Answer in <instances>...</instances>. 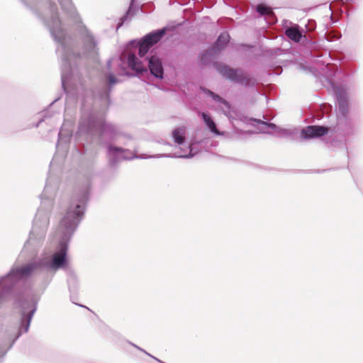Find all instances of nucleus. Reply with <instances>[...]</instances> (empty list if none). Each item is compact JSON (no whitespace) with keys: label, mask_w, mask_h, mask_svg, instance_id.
<instances>
[{"label":"nucleus","mask_w":363,"mask_h":363,"mask_svg":"<svg viewBox=\"0 0 363 363\" xmlns=\"http://www.w3.org/2000/svg\"><path fill=\"white\" fill-rule=\"evenodd\" d=\"M50 10L51 13L50 19L46 20L45 23L50 29V33L55 40L59 43L56 52L61 58L62 86L64 90L66 91L67 85L71 74V65L69 60L72 54L71 53V48L67 45V38L63 30L61 28V23L58 18L55 6L51 4Z\"/></svg>","instance_id":"1"},{"label":"nucleus","mask_w":363,"mask_h":363,"mask_svg":"<svg viewBox=\"0 0 363 363\" xmlns=\"http://www.w3.org/2000/svg\"><path fill=\"white\" fill-rule=\"evenodd\" d=\"M21 306L23 308L21 317V327L18 331H9L4 345H0L1 357H2L7 350L11 347L15 341L23 333H27L28 331L32 318L36 308L33 306V304L30 302L28 301L23 302Z\"/></svg>","instance_id":"2"},{"label":"nucleus","mask_w":363,"mask_h":363,"mask_svg":"<svg viewBox=\"0 0 363 363\" xmlns=\"http://www.w3.org/2000/svg\"><path fill=\"white\" fill-rule=\"evenodd\" d=\"M216 69L223 77L233 82L245 86L249 84V79L240 69H232L225 65H217Z\"/></svg>","instance_id":"3"},{"label":"nucleus","mask_w":363,"mask_h":363,"mask_svg":"<svg viewBox=\"0 0 363 363\" xmlns=\"http://www.w3.org/2000/svg\"><path fill=\"white\" fill-rule=\"evenodd\" d=\"M108 157L111 164H115L116 162H120L122 160H130L135 157L139 158H147V157H156L157 156H149V157H138L133 155L130 152L127 150L118 148V147H108Z\"/></svg>","instance_id":"4"},{"label":"nucleus","mask_w":363,"mask_h":363,"mask_svg":"<svg viewBox=\"0 0 363 363\" xmlns=\"http://www.w3.org/2000/svg\"><path fill=\"white\" fill-rule=\"evenodd\" d=\"M328 133V129L323 126L309 125L301 131V137L304 139L316 138Z\"/></svg>","instance_id":"5"},{"label":"nucleus","mask_w":363,"mask_h":363,"mask_svg":"<svg viewBox=\"0 0 363 363\" xmlns=\"http://www.w3.org/2000/svg\"><path fill=\"white\" fill-rule=\"evenodd\" d=\"M125 60H127L128 67L137 73L147 72L146 66L134 54H128L127 57L125 55H122L120 57L121 61L123 62Z\"/></svg>","instance_id":"6"},{"label":"nucleus","mask_w":363,"mask_h":363,"mask_svg":"<svg viewBox=\"0 0 363 363\" xmlns=\"http://www.w3.org/2000/svg\"><path fill=\"white\" fill-rule=\"evenodd\" d=\"M148 67L151 74L157 78L162 79L164 74L163 67L160 60L152 56L148 58Z\"/></svg>","instance_id":"7"},{"label":"nucleus","mask_w":363,"mask_h":363,"mask_svg":"<svg viewBox=\"0 0 363 363\" xmlns=\"http://www.w3.org/2000/svg\"><path fill=\"white\" fill-rule=\"evenodd\" d=\"M82 34L83 36L84 45L86 48H87L86 55H94L96 53L97 43L90 32L86 28H84L82 31Z\"/></svg>","instance_id":"8"},{"label":"nucleus","mask_w":363,"mask_h":363,"mask_svg":"<svg viewBox=\"0 0 363 363\" xmlns=\"http://www.w3.org/2000/svg\"><path fill=\"white\" fill-rule=\"evenodd\" d=\"M259 123L262 125L260 131L263 133L267 134H277V135H283L287 134L286 130H282L277 127L275 124L271 123H267L259 121Z\"/></svg>","instance_id":"9"},{"label":"nucleus","mask_w":363,"mask_h":363,"mask_svg":"<svg viewBox=\"0 0 363 363\" xmlns=\"http://www.w3.org/2000/svg\"><path fill=\"white\" fill-rule=\"evenodd\" d=\"M87 128L90 130L99 129L103 133L112 130L113 129L112 126L106 123L102 118L94 120L92 118H91L88 121Z\"/></svg>","instance_id":"10"},{"label":"nucleus","mask_w":363,"mask_h":363,"mask_svg":"<svg viewBox=\"0 0 363 363\" xmlns=\"http://www.w3.org/2000/svg\"><path fill=\"white\" fill-rule=\"evenodd\" d=\"M166 28L151 32L143 37V40L151 47L159 42L165 34Z\"/></svg>","instance_id":"11"},{"label":"nucleus","mask_w":363,"mask_h":363,"mask_svg":"<svg viewBox=\"0 0 363 363\" xmlns=\"http://www.w3.org/2000/svg\"><path fill=\"white\" fill-rule=\"evenodd\" d=\"M285 34L289 39H291V40H293L296 43L300 42V40L302 38V34L300 32V30H298V26H292V27L287 28L285 30Z\"/></svg>","instance_id":"12"},{"label":"nucleus","mask_w":363,"mask_h":363,"mask_svg":"<svg viewBox=\"0 0 363 363\" xmlns=\"http://www.w3.org/2000/svg\"><path fill=\"white\" fill-rule=\"evenodd\" d=\"M186 128L184 127H179L172 131V138L174 142L177 145H182L185 139Z\"/></svg>","instance_id":"13"},{"label":"nucleus","mask_w":363,"mask_h":363,"mask_svg":"<svg viewBox=\"0 0 363 363\" xmlns=\"http://www.w3.org/2000/svg\"><path fill=\"white\" fill-rule=\"evenodd\" d=\"M230 35L228 33L223 32L218 36L213 50L216 51L223 49L229 42Z\"/></svg>","instance_id":"14"},{"label":"nucleus","mask_w":363,"mask_h":363,"mask_svg":"<svg viewBox=\"0 0 363 363\" xmlns=\"http://www.w3.org/2000/svg\"><path fill=\"white\" fill-rule=\"evenodd\" d=\"M62 9L65 10L71 17L77 16L76 10L71 0H58Z\"/></svg>","instance_id":"15"},{"label":"nucleus","mask_w":363,"mask_h":363,"mask_svg":"<svg viewBox=\"0 0 363 363\" xmlns=\"http://www.w3.org/2000/svg\"><path fill=\"white\" fill-rule=\"evenodd\" d=\"M201 116L204 123L211 130V132H213L216 135H221V133L218 130L215 123L208 114L202 113Z\"/></svg>","instance_id":"16"},{"label":"nucleus","mask_w":363,"mask_h":363,"mask_svg":"<svg viewBox=\"0 0 363 363\" xmlns=\"http://www.w3.org/2000/svg\"><path fill=\"white\" fill-rule=\"evenodd\" d=\"M192 147L191 145H189L186 150L181 149L180 152L174 153L173 155H162L160 157H182V158H189L194 156L192 153Z\"/></svg>","instance_id":"17"},{"label":"nucleus","mask_w":363,"mask_h":363,"mask_svg":"<svg viewBox=\"0 0 363 363\" xmlns=\"http://www.w3.org/2000/svg\"><path fill=\"white\" fill-rule=\"evenodd\" d=\"M150 48L151 46L148 45L146 41L142 39L139 45L140 57H143V56H145Z\"/></svg>","instance_id":"18"},{"label":"nucleus","mask_w":363,"mask_h":363,"mask_svg":"<svg viewBox=\"0 0 363 363\" xmlns=\"http://www.w3.org/2000/svg\"><path fill=\"white\" fill-rule=\"evenodd\" d=\"M339 113L345 116L348 110L347 101H337Z\"/></svg>","instance_id":"19"},{"label":"nucleus","mask_w":363,"mask_h":363,"mask_svg":"<svg viewBox=\"0 0 363 363\" xmlns=\"http://www.w3.org/2000/svg\"><path fill=\"white\" fill-rule=\"evenodd\" d=\"M337 101H347V93L342 89H338L335 91Z\"/></svg>","instance_id":"20"},{"label":"nucleus","mask_w":363,"mask_h":363,"mask_svg":"<svg viewBox=\"0 0 363 363\" xmlns=\"http://www.w3.org/2000/svg\"><path fill=\"white\" fill-rule=\"evenodd\" d=\"M257 11L260 15H269L272 13L271 9L263 4H259L257 6Z\"/></svg>","instance_id":"21"},{"label":"nucleus","mask_w":363,"mask_h":363,"mask_svg":"<svg viewBox=\"0 0 363 363\" xmlns=\"http://www.w3.org/2000/svg\"><path fill=\"white\" fill-rule=\"evenodd\" d=\"M209 94L212 96L213 99L216 101L220 102L222 104H223L227 109H229L230 106L229 104L224 99H223L221 97H220L218 95L214 94L212 91H208Z\"/></svg>","instance_id":"22"},{"label":"nucleus","mask_w":363,"mask_h":363,"mask_svg":"<svg viewBox=\"0 0 363 363\" xmlns=\"http://www.w3.org/2000/svg\"><path fill=\"white\" fill-rule=\"evenodd\" d=\"M209 94L212 96L213 99L216 101L220 102L222 104H223L227 109H229L230 106L229 104L224 99H223L221 97H220L218 95L214 94L212 91H208Z\"/></svg>","instance_id":"23"},{"label":"nucleus","mask_w":363,"mask_h":363,"mask_svg":"<svg viewBox=\"0 0 363 363\" xmlns=\"http://www.w3.org/2000/svg\"><path fill=\"white\" fill-rule=\"evenodd\" d=\"M40 226L41 228H45L47 226V225L48 223V218L46 215L42 216V220L40 221Z\"/></svg>","instance_id":"24"},{"label":"nucleus","mask_w":363,"mask_h":363,"mask_svg":"<svg viewBox=\"0 0 363 363\" xmlns=\"http://www.w3.org/2000/svg\"><path fill=\"white\" fill-rule=\"evenodd\" d=\"M40 217H41V212L40 211H38L37 213V215L34 219V225L33 227L31 234H33L34 233V231L35 230V228H36V225H38V219Z\"/></svg>","instance_id":"25"},{"label":"nucleus","mask_w":363,"mask_h":363,"mask_svg":"<svg viewBox=\"0 0 363 363\" xmlns=\"http://www.w3.org/2000/svg\"><path fill=\"white\" fill-rule=\"evenodd\" d=\"M108 80L109 84L111 86L115 84L118 82L113 74H110L108 76Z\"/></svg>","instance_id":"26"},{"label":"nucleus","mask_w":363,"mask_h":363,"mask_svg":"<svg viewBox=\"0 0 363 363\" xmlns=\"http://www.w3.org/2000/svg\"><path fill=\"white\" fill-rule=\"evenodd\" d=\"M58 136H59V140H58V143H57V147H59L60 143H61L63 140V137H64L63 129H62L60 130V132L59 133V135Z\"/></svg>","instance_id":"27"},{"label":"nucleus","mask_w":363,"mask_h":363,"mask_svg":"<svg viewBox=\"0 0 363 363\" xmlns=\"http://www.w3.org/2000/svg\"><path fill=\"white\" fill-rule=\"evenodd\" d=\"M71 136H72V134H71V133H68L65 136L66 141H67V140H69V139H70Z\"/></svg>","instance_id":"28"},{"label":"nucleus","mask_w":363,"mask_h":363,"mask_svg":"<svg viewBox=\"0 0 363 363\" xmlns=\"http://www.w3.org/2000/svg\"><path fill=\"white\" fill-rule=\"evenodd\" d=\"M84 129H85L84 125V124L82 123L79 125V131H81V132H82V131H84Z\"/></svg>","instance_id":"29"},{"label":"nucleus","mask_w":363,"mask_h":363,"mask_svg":"<svg viewBox=\"0 0 363 363\" xmlns=\"http://www.w3.org/2000/svg\"><path fill=\"white\" fill-rule=\"evenodd\" d=\"M121 70L120 72H118V74H123L124 71H125V69H124V68H123V67H121Z\"/></svg>","instance_id":"30"},{"label":"nucleus","mask_w":363,"mask_h":363,"mask_svg":"<svg viewBox=\"0 0 363 363\" xmlns=\"http://www.w3.org/2000/svg\"><path fill=\"white\" fill-rule=\"evenodd\" d=\"M111 62L108 61V64H107L108 68H111Z\"/></svg>","instance_id":"31"},{"label":"nucleus","mask_w":363,"mask_h":363,"mask_svg":"<svg viewBox=\"0 0 363 363\" xmlns=\"http://www.w3.org/2000/svg\"><path fill=\"white\" fill-rule=\"evenodd\" d=\"M30 240H31V235H30L29 240L28 241V242H30Z\"/></svg>","instance_id":"32"},{"label":"nucleus","mask_w":363,"mask_h":363,"mask_svg":"<svg viewBox=\"0 0 363 363\" xmlns=\"http://www.w3.org/2000/svg\"><path fill=\"white\" fill-rule=\"evenodd\" d=\"M160 363H164V362H160Z\"/></svg>","instance_id":"33"}]
</instances>
